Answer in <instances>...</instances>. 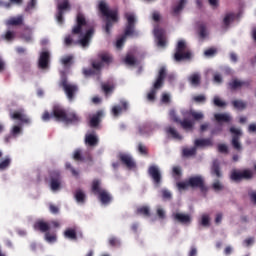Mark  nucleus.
<instances>
[{
  "mask_svg": "<svg viewBox=\"0 0 256 256\" xmlns=\"http://www.w3.org/2000/svg\"><path fill=\"white\" fill-rule=\"evenodd\" d=\"M72 34L64 39L66 47L70 45H81V47H89V43L95 35V28L89 26L85 15L78 13L76 16V24L72 28Z\"/></svg>",
  "mask_w": 256,
  "mask_h": 256,
  "instance_id": "1",
  "label": "nucleus"
},
{
  "mask_svg": "<svg viewBox=\"0 0 256 256\" xmlns=\"http://www.w3.org/2000/svg\"><path fill=\"white\" fill-rule=\"evenodd\" d=\"M56 119V121H61L65 125H77L81 121V117L75 112H67L65 108L55 105L52 108V113L49 111H44L42 114V121H51V119Z\"/></svg>",
  "mask_w": 256,
  "mask_h": 256,
  "instance_id": "2",
  "label": "nucleus"
},
{
  "mask_svg": "<svg viewBox=\"0 0 256 256\" xmlns=\"http://www.w3.org/2000/svg\"><path fill=\"white\" fill-rule=\"evenodd\" d=\"M98 9L101 15L106 17L105 32L107 35H111V28L113 25H115V23H119V11L109 9L107 2L103 0L99 2Z\"/></svg>",
  "mask_w": 256,
  "mask_h": 256,
  "instance_id": "3",
  "label": "nucleus"
},
{
  "mask_svg": "<svg viewBox=\"0 0 256 256\" xmlns=\"http://www.w3.org/2000/svg\"><path fill=\"white\" fill-rule=\"evenodd\" d=\"M91 191L94 195H97L102 205H109L113 201V196L106 189L101 187V180L94 179L92 181Z\"/></svg>",
  "mask_w": 256,
  "mask_h": 256,
  "instance_id": "4",
  "label": "nucleus"
},
{
  "mask_svg": "<svg viewBox=\"0 0 256 256\" xmlns=\"http://www.w3.org/2000/svg\"><path fill=\"white\" fill-rule=\"evenodd\" d=\"M59 87L63 89L68 101H73L75 99V95L79 93V86H77V84L70 83L65 72H61Z\"/></svg>",
  "mask_w": 256,
  "mask_h": 256,
  "instance_id": "5",
  "label": "nucleus"
},
{
  "mask_svg": "<svg viewBox=\"0 0 256 256\" xmlns=\"http://www.w3.org/2000/svg\"><path fill=\"white\" fill-rule=\"evenodd\" d=\"M125 18H126L127 24L124 30V36L116 41L117 49H121L123 47L126 37H131V35L135 34V23H137V19L135 18V15L131 13H126Z\"/></svg>",
  "mask_w": 256,
  "mask_h": 256,
  "instance_id": "6",
  "label": "nucleus"
},
{
  "mask_svg": "<svg viewBox=\"0 0 256 256\" xmlns=\"http://www.w3.org/2000/svg\"><path fill=\"white\" fill-rule=\"evenodd\" d=\"M167 77V69L165 67H161L156 81L153 84V88L151 91L147 94L148 101H155V95H157V90L161 89L163 87V83H165V78Z\"/></svg>",
  "mask_w": 256,
  "mask_h": 256,
  "instance_id": "7",
  "label": "nucleus"
},
{
  "mask_svg": "<svg viewBox=\"0 0 256 256\" xmlns=\"http://www.w3.org/2000/svg\"><path fill=\"white\" fill-rule=\"evenodd\" d=\"M189 59H191V52L187 50V44L184 40L178 41L175 48L174 61L181 63V61H189Z\"/></svg>",
  "mask_w": 256,
  "mask_h": 256,
  "instance_id": "8",
  "label": "nucleus"
},
{
  "mask_svg": "<svg viewBox=\"0 0 256 256\" xmlns=\"http://www.w3.org/2000/svg\"><path fill=\"white\" fill-rule=\"evenodd\" d=\"M170 121L177 123L184 131H193L195 129V122L184 117L183 120L179 118L175 109L169 111Z\"/></svg>",
  "mask_w": 256,
  "mask_h": 256,
  "instance_id": "9",
  "label": "nucleus"
},
{
  "mask_svg": "<svg viewBox=\"0 0 256 256\" xmlns=\"http://www.w3.org/2000/svg\"><path fill=\"white\" fill-rule=\"evenodd\" d=\"M98 59H100V61L99 60L92 61V69H94L95 71H101V69H103V63H105L106 65H109L110 63L113 62V57H111V54L107 52L99 53Z\"/></svg>",
  "mask_w": 256,
  "mask_h": 256,
  "instance_id": "10",
  "label": "nucleus"
},
{
  "mask_svg": "<svg viewBox=\"0 0 256 256\" xmlns=\"http://www.w3.org/2000/svg\"><path fill=\"white\" fill-rule=\"evenodd\" d=\"M230 133L232 134V140L231 145L235 151H238V153H241L243 151V145H241V136L243 133L240 129H237L235 127L230 128Z\"/></svg>",
  "mask_w": 256,
  "mask_h": 256,
  "instance_id": "11",
  "label": "nucleus"
},
{
  "mask_svg": "<svg viewBox=\"0 0 256 256\" xmlns=\"http://www.w3.org/2000/svg\"><path fill=\"white\" fill-rule=\"evenodd\" d=\"M230 179L232 181H235L236 183H239V181H243L245 179L246 181H249V179H253V171L251 170H233L230 175Z\"/></svg>",
  "mask_w": 256,
  "mask_h": 256,
  "instance_id": "12",
  "label": "nucleus"
},
{
  "mask_svg": "<svg viewBox=\"0 0 256 256\" xmlns=\"http://www.w3.org/2000/svg\"><path fill=\"white\" fill-rule=\"evenodd\" d=\"M188 185L192 189H200L202 193L207 192V186L205 185V180L202 176H192L188 179Z\"/></svg>",
  "mask_w": 256,
  "mask_h": 256,
  "instance_id": "13",
  "label": "nucleus"
},
{
  "mask_svg": "<svg viewBox=\"0 0 256 256\" xmlns=\"http://www.w3.org/2000/svg\"><path fill=\"white\" fill-rule=\"evenodd\" d=\"M50 187L52 191H59L61 189V172L59 170L50 172Z\"/></svg>",
  "mask_w": 256,
  "mask_h": 256,
  "instance_id": "14",
  "label": "nucleus"
},
{
  "mask_svg": "<svg viewBox=\"0 0 256 256\" xmlns=\"http://www.w3.org/2000/svg\"><path fill=\"white\" fill-rule=\"evenodd\" d=\"M148 174L152 178L154 184H156L157 186L161 185L162 176L159 167L151 165L148 168Z\"/></svg>",
  "mask_w": 256,
  "mask_h": 256,
  "instance_id": "15",
  "label": "nucleus"
},
{
  "mask_svg": "<svg viewBox=\"0 0 256 256\" xmlns=\"http://www.w3.org/2000/svg\"><path fill=\"white\" fill-rule=\"evenodd\" d=\"M129 109V102L126 100H121L118 105L112 107L111 113L113 117H119L121 113H125Z\"/></svg>",
  "mask_w": 256,
  "mask_h": 256,
  "instance_id": "16",
  "label": "nucleus"
},
{
  "mask_svg": "<svg viewBox=\"0 0 256 256\" xmlns=\"http://www.w3.org/2000/svg\"><path fill=\"white\" fill-rule=\"evenodd\" d=\"M251 86V81L246 80V81H241L239 79H233L228 83V89L231 91H237V89H241V87H250Z\"/></svg>",
  "mask_w": 256,
  "mask_h": 256,
  "instance_id": "17",
  "label": "nucleus"
},
{
  "mask_svg": "<svg viewBox=\"0 0 256 256\" xmlns=\"http://www.w3.org/2000/svg\"><path fill=\"white\" fill-rule=\"evenodd\" d=\"M50 59H51V54L49 53V51L41 52L38 60L39 69H49Z\"/></svg>",
  "mask_w": 256,
  "mask_h": 256,
  "instance_id": "18",
  "label": "nucleus"
},
{
  "mask_svg": "<svg viewBox=\"0 0 256 256\" xmlns=\"http://www.w3.org/2000/svg\"><path fill=\"white\" fill-rule=\"evenodd\" d=\"M172 218L174 221H177V223H181V225H190L191 224V215L176 212L172 214Z\"/></svg>",
  "mask_w": 256,
  "mask_h": 256,
  "instance_id": "19",
  "label": "nucleus"
},
{
  "mask_svg": "<svg viewBox=\"0 0 256 256\" xmlns=\"http://www.w3.org/2000/svg\"><path fill=\"white\" fill-rule=\"evenodd\" d=\"M35 231H40V233H49L51 231V224L43 219H39L34 223Z\"/></svg>",
  "mask_w": 256,
  "mask_h": 256,
  "instance_id": "20",
  "label": "nucleus"
},
{
  "mask_svg": "<svg viewBox=\"0 0 256 256\" xmlns=\"http://www.w3.org/2000/svg\"><path fill=\"white\" fill-rule=\"evenodd\" d=\"M181 115L184 117H192L194 121H203V119H205L203 112H197L195 110H181Z\"/></svg>",
  "mask_w": 256,
  "mask_h": 256,
  "instance_id": "21",
  "label": "nucleus"
},
{
  "mask_svg": "<svg viewBox=\"0 0 256 256\" xmlns=\"http://www.w3.org/2000/svg\"><path fill=\"white\" fill-rule=\"evenodd\" d=\"M119 161H121L122 165H125L128 169H134L135 167V161H133V158L129 154L120 153L118 155Z\"/></svg>",
  "mask_w": 256,
  "mask_h": 256,
  "instance_id": "22",
  "label": "nucleus"
},
{
  "mask_svg": "<svg viewBox=\"0 0 256 256\" xmlns=\"http://www.w3.org/2000/svg\"><path fill=\"white\" fill-rule=\"evenodd\" d=\"M210 173L212 177H216V179H221V177H223V173L221 172V163H219V160L215 159L212 161Z\"/></svg>",
  "mask_w": 256,
  "mask_h": 256,
  "instance_id": "23",
  "label": "nucleus"
},
{
  "mask_svg": "<svg viewBox=\"0 0 256 256\" xmlns=\"http://www.w3.org/2000/svg\"><path fill=\"white\" fill-rule=\"evenodd\" d=\"M154 35L158 41V47H165L167 45V41L165 40V36L163 34L162 29L155 28Z\"/></svg>",
  "mask_w": 256,
  "mask_h": 256,
  "instance_id": "24",
  "label": "nucleus"
},
{
  "mask_svg": "<svg viewBox=\"0 0 256 256\" xmlns=\"http://www.w3.org/2000/svg\"><path fill=\"white\" fill-rule=\"evenodd\" d=\"M8 27H21L23 25V15L17 17H11L6 21Z\"/></svg>",
  "mask_w": 256,
  "mask_h": 256,
  "instance_id": "25",
  "label": "nucleus"
},
{
  "mask_svg": "<svg viewBox=\"0 0 256 256\" xmlns=\"http://www.w3.org/2000/svg\"><path fill=\"white\" fill-rule=\"evenodd\" d=\"M63 235L65 239L77 241V227L66 228Z\"/></svg>",
  "mask_w": 256,
  "mask_h": 256,
  "instance_id": "26",
  "label": "nucleus"
},
{
  "mask_svg": "<svg viewBox=\"0 0 256 256\" xmlns=\"http://www.w3.org/2000/svg\"><path fill=\"white\" fill-rule=\"evenodd\" d=\"M11 119H17L21 123H25L26 125H29L31 123V119L27 117L23 112L16 111L11 115Z\"/></svg>",
  "mask_w": 256,
  "mask_h": 256,
  "instance_id": "27",
  "label": "nucleus"
},
{
  "mask_svg": "<svg viewBox=\"0 0 256 256\" xmlns=\"http://www.w3.org/2000/svg\"><path fill=\"white\" fill-rule=\"evenodd\" d=\"M188 81L192 87H199L201 85V73L194 72L188 77Z\"/></svg>",
  "mask_w": 256,
  "mask_h": 256,
  "instance_id": "28",
  "label": "nucleus"
},
{
  "mask_svg": "<svg viewBox=\"0 0 256 256\" xmlns=\"http://www.w3.org/2000/svg\"><path fill=\"white\" fill-rule=\"evenodd\" d=\"M101 117H103V110H99L90 119V127H99L101 123Z\"/></svg>",
  "mask_w": 256,
  "mask_h": 256,
  "instance_id": "29",
  "label": "nucleus"
},
{
  "mask_svg": "<svg viewBox=\"0 0 256 256\" xmlns=\"http://www.w3.org/2000/svg\"><path fill=\"white\" fill-rule=\"evenodd\" d=\"M165 132L167 133V135H170L172 139H177L178 141H181V139H183V136H181V134H179L177 129H175L172 126L166 127Z\"/></svg>",
  "mask_w": 256,
  "mask_h": 256,
  "instance_id": "30",
  "label": "nucleus"
},
{
  "mask_svg": "<svg viewBox=\"0 0 256 256\" xmlns=\"http://www.w3.org/2000/svg\"><path fill=\"white\" fill-rule=\"evenodd\" d=\"M12 5H23V0H9V2L0 0V7L3 9H11Z\"/></svg>",
  "mask_w": 256,
  "mask_h": 256,
  "instance_id": "31",
  "label": "nucleus"
},
{
  "mask_svg": "<svg viewBox=\"0 0 256 256\" xmlns=\"http://www.w3.org/2000/svg\"><path fill=\"white\" fill-rule=\"evenodd\" d=\"M194 145L195 147H213V140L210 138L196 139Z\"/></svg>",
  "mask_w": 256,
  "mask_h": 256,
  "instance_id": "32",
  "label": "nucleus"
},
{
  "mask_svg": "<svg viewBox=\"0 0 256 256\" xmlns=\"http://www.w3.org/2000/svg\"><path fill=\"white\" fill-rule=\"evenodd\" d=\"M99 143V138L95 136V134H88L85 137V144L89 147H95Z\"/></svg>",
  "mask_w": 256,
  "mask_h": 256,
  "instance_id": "33",
  "label": "nucleus"
},
{
  "mask_svg": "<svg viewBox=\"0 0 256 256\" xmlns=\"http://www.w3.org/2000/svg\"><path fill=\"white\" fill-rule=\"evenodd\" d=\"M187 3V0H180L178 5L172 7V11L171 14L175 17L177 15H179V13H181V11H183V9L185 8V4Z\"/></svg>",
  "mask_w": 256,
  "mask_h": 256,
  "instance_id": "34",
  "label": "nucleus"
},
{
  "mask_svg": "<svg viewBox=\"0 0 256 256\" xmlns=\"http://www.w3.org/2000/svg\"><path fill=\"white\" fill-rule=\"evenodd\" d=\"M74 197L77 203H85V199L87 198V196L85 195V192L81 189H77L75 191Z\"/></svg>",
  "mask_w": 256,
  "mask_h": 256,
  "instance_id": "35",
  "label": "nucleus"
},
{
  "mask_svg": "<svg viewBox=\"0 0 256 256\" xmlns=\"http://www.w3.org/2000/svg\"><path fill=\"white\" fill-rule=\"evenodd\" d=\"M214 118L218 123H229L231 121V116L228 114H215Z\"/></svg>",
  "mask_w": 256,
  "mask_h": 256,
  "instance_id": "36",
  "label": "nucleus"
},
{
  "mask_svg": "<svg viewBox=\"0 0 256 256\" xmlns=\"http://www.w3.org/2000/svg\"><path fill=\"white\" fill-rule=\"evenodd\" d=\"M137 215H143V217H151V210L148 206H141L136 210Z\"/></svg>",
  "mask_w": 256,
  "mask_h": 256,
  "instance_id": "37",
  "label": "nucleus"
},
{
  "mask_svg": "<svg viewBox=\"0 0 256 256\" xmlns=\"http://www.w3.org/2000/svg\"><path fill=\"white\" fill-rule=\"evenodd\" d=\"M17 33L13 30H7L4 35H2V39L5 41L11 42L15 40Z\"/></svg>",
  "mask_w": 256,
  "mask_h": 256,
  "instance_id": "38",
  "label": "nucleus"
},
{
  "mask_svg": "<svg viewBox=\"0 0 256 256\" xmlns=\"http://www.w3.org/2000/svg\"><path fill=\"white\" fill-rule=\"evenodd\" d=\"M232 105L234 109H238V111H243V109H247V103L243 100H233Z\"/></svg>",
  "mask_w": 256,
  "mask_h": 256,
  "instance_id": "39",
  "label": "nucleus"
},
{
  "mask_svg": "<svg viewBox=\"0 0 256 256\" xmlns=\"http://www.w3.org/2000/svg\"><path fill=\"white\" fill-rule=\"evenodd\" d=\"M182 155H183V157H193V156L197 155V148H195V147L184 148L182 150Z\"/></svg>",
  "mask_w": 256,
  "mask_h": 256,
  "instance_id": "40",
  "label": "nucleus"
},
{
  "mask_svg": "<svg viewBox=\"0 0 256 256\" xmlns=\"http://www.w3.org/2000/svg\"><path fill=\"white\" fill-rule=\"evenodd\" d=\"M232 21H235V14L234 13H228L225 15L223 19V23L226 27H229L231 25Z\"/></svg>",
  "mask_w": 256,
  "mask_h": 256,
  "instance_id": "41",
  "label": "nucleus"
},
{
  "mask_svg": "<svg viewBox=\"0 0 256 256\" xmlns=\"http://www.w3.org/2000/svg\"><path fill=\"white\" fill-rule=\"evenodd\" d=\"M124 63L133 67V65H137V59L135 56L128 54L124 59Z\"/></svg>",
  "mask_w": 256,
  "mask_h": 256,
  "instance_id": "42",
  "label": "nucleus"
},
{
  "mask_svg": "<svg viewBox=\"0 0 256 256\" xmlns=\"http://www.w3.org/2000/svg\"><path fill=\"white\" fill-rule=\"evenodd\" d=\"M199 29V37L201 39H205V37H207V26L205 24H200L198 26Z\"/></svg>",
  "mask_w": 256,
  "mask_h": 256,
  "instance_id": "43",
  "label": "nucleus"
},
{
  "mask_svg": "<svg viewBox=\"0 0 256 256\" xmlns=\"http://www.w3.org/2000/svg\"><path fill=\"white\" fill-rule=\"evenodd\" d=\"M45 239L48 243H55V241H57V234L46 232Z\"/></svg>",
  "mask_w": 256,
  "mask_h": 256,
  "instance_id": "44",
  "label": "nucleus"
},
{
  "mask_svg": "<svg viewBox=\"0 0 256 256\" xmlns=\"http://www.w3.org/2000/svg\"><path fill=\"white\" fill-rule=\"evenodd\" d=\"M11 165V158L6 157L4 160L0 162V171H5Z\"/></svg>",
  "mask_w": 256,
  "mask_h": 256,
  "instance_id": "45",
  "label": "nucleus"
},
{
  "mask_svg": "<svg viewBox=\"0 0 256 256\" xmlns=\"http://www.w3.org/2000/svg\"><path fill=\"white\" fill-rule=\"evenodd\" d=\"M217 149L218 153H222L223 155H229V147L226 144H218Z\"/></svg>",
  "mask_w": 256,
  "mask_h": 256,
  "instance_id": "46",
  "label": "nucleus"
},
{
  "mask_svg": "<svg viewBox=\"0 0 256 256\" xmlns=\"http://www.w3.org/2000/svg\"><path fill=\"white\" fill-rule=\"evenodd\" d=\"M213 103L216 107H227V103L225 101L221 100V98H219V96L214 97Z\"/></svg>",
  "mask_w": 256,
  "mask_h": 256,
  "instance_id": "47",
  "label": "nucleus"
},
{
  "mask_svg": "<svg viewBox=\"0 0 256 256\" xmlns=\"http://www.w3.org/2000/svg\"><path fill=\"white\" fill-rule=\"evenodd\" d=\"M61 63H62V65H64V67H69V65H71L73 63V56L69 55V56L62 58Z\"/></svg>",
  "mask_w": 256,
  "mask_h": 256,
  "instance_id": "48",
  "label": "nucleus"
},
{
  "mask_svg": "<svg viewBox=\"0 0 256 256\" xmlns=\"http://www.w3.org/2000/svg\"><path fill=\"white\" fill-rule=\"evenodd\" d=\"M176 185H177L179 191H185L186 189H189V187H191L189 185V180H186L184 182H178Z\"/></svg>",
  "mask_w": 256,
  "mask_h": 256,
  "instance_id": "49",
  "label": "nucleus"
},
{
  "mask_svg": "<svg viewBox=\"0 0 256 256\" xmlns=\"http://www.w3.org/2000/svg\"><path fill=\"white\" fill-rule=\"evenodd\" d=\"M115 86L109 84L102 85V91H104L105 95H109V93H113Z\"/></svg>",
  "mask_w": 256,
  "mask_h": 256,
  "instance_id": "50",
  "label": "nucleus"
},
{
  "mask_svg": "<svg viewBox=\"0 0 256 256\" xmlns=\"http://www.w3.org/2000/svg\"><path fill=\"white\" fill-rule=\"evenodd\" d=\"M21 131H23V129L21 128V126H13L12 130H11V135L13 137H17V135H21Z\"/></svg>",
  "mask_w": 256,
  "mask_h": 256,
  "instance_id": "51",
  "label": "nucleus"
},
{
  "mask_svg": "<svg viewBox=\"0 0 256 256\" xmlns=\"http://www.w3.org/2000/svg\"><path fill=\"white\" fill-rule=\"evenodd\" d=\"M66 9H69V0H64L58 5V11H65Z\"/></svg>",
  "mask_w": 256,
  "mask_h": 256,
  "instance_id": "52",
  "label": "nucleus"
},
{
  "mask_svg": "<svg viewBox=\"0 0 256 256\" xmlns=\"http://www.w3.org/2000/svg\"><path fill=\"white\" fill-rule=\"evenodd\" d=\"M138 152L141 155H149V152L147 151V146L143 145V143L138 144Z\"/></svg>",
  "mask_w": 256,
  "mask_h": 256,
  "instance_id": "53",
  "label": "nucleus"
},
{
  "mask_svg": "<svg viewBox=\"0 0 256 256\" xmlns=\"http://www.w3.org/2000/svg\"><path fill=\"white\" fill-rule=\"evenodd\" d=\"M200 225H202V227H209L210 221H209V216L208 215H202Z\"/></svg>",
  "mask_w": 256,
  "mask_h": 256,
  "instance_id": "54",
  "label": "nucleus"
},
{
  "mask_svg": "<svg viewBox=\"0 0 256 256\" xmlns=\"http://www.w3.org/2000/svg\"><path fill=\"white\" fill-rule=\"evenodd\" d=\"M65 167H66V169H69L71 171V173L74 177H79V172L77 170H75V168H73V166H71V163L67 162L65 164Z\"/></svg>",
  "mask_w": 256,
  "mask_h": 256,
  "instance_id": "55",
  "label": "nucleus"
},
{
  "mask_svg": "<svg viewBox=\"0 0 256 256\" xmlns=\"http://www.w3.org/2000/svg\"><path fill=\"white\" fill-rule=\"evenodd\" d=\"M73 159L74 161H83V156L81 155V149H77L74 151Z\"/></svg>",
  "mask_w": 256,
  "mask_h": 256,
  "instance_id": "56",
  "label": "nucleus"
},
{
  "mask_svg": "<svg viewBox=\"0 0 256 256\" xmlns=\"http://www.w3.org/2000/svg\"><path fill=\"white\" fill-rule=\"evenodd\" d=\"M193 101H195V103H205V101H207V98L205 97V95L201 94L198 96H194Z\"/></svg>",
  "mask_w": 256,
  "mask_h": 256,
  "instance_id": "57",
  "label": "nucleus"
},
{
  "mask_svg": "<svg viewBox=\"0 0 256 256\" xmlns=\"http://www.w3.org/2000/svg\"><path fill=\"white\" fill-rule=\"evenodd\" d=\"M212 187H213L214 191H223V184H221V182H219V180L215 181L212 184Z\"/></svg>",
  "mask_w": 256,
  "mask_h": 256,
  "instance_id": "58",
  "label": "nucleus"
},
{
  "mask_svg": "<svg viewBox=\"0 0 256 256\" xmlns=\"http://www.w3.org/2000/svg\"><path fill=\"white\" fill-rule=\"evenodd\" d=\"M215 53H217V49H215V48H209L208 50H206V51L204 52V55H205L206 57H213V55H215Z\"/></svg>",
  "mask_w": 256,
  "mask_h": 256,
  "instance_id": "59",
  "label": "nucleus"
},
{
  "mask_svg": "<svg viewBox=\"0 0 256 256\" xmlns=\"http://www.w3.org/2000/svg\"><path fill=\"white\" fill-rule=\"evenodd\" d=\"M49 211L50 213H52L53 215H57V213H59V207H57L54 204H50L49 205Z\"/></svg>",
  "mask_w": 256,
  "mask_h": 256,
  "instance_id": "60",
  "label": "nucleus"
},
{
  "mask_svg": "<svg viewBox=\"0 0 256 256\" xmlns=\"http://www.w3.org/2000/svg\"><path fill=\"white\" fill-rule=\"evenodd\" d=\"M172 173L174 177H181V168L179 166L173 167Z\"/></svg>",
  "mask_w": 256,
  "mask_h": 256,
  "instance_id": "61",
  "label": "nucleus"
},
{
  "mask_svg": "<svg viewBox=\"0 0 256 256\" xmlns=\"http://www.w3.org/2000/svg\"><path fill=\"white\" fill-rule=\"evenodd\" d=\"M250 201L256 204V191L249 193Z\"/></svg>",
  "mask_w": 256,
  "mask_h": 256,
  "instance_id": "62",
  "label": "nucleus"
},
{
  "mask_svg": "<svg viewBox=\"0 0 256 256\" xmlns=\"http://www.w3.org/2000/svg\"><path fill=\"white\" fill-rule=\"evenodd\" d=\"M188 256H197V248L191 247Z\"/></svg>",
  "mask_w": 256,
  "mask_h": 256,
  "instance_id": "63",
  "label": "nucleus"
},
{
  "mask_svg": "<svg viewBox=\"0 0 256 256\" xmlns=\"http://www.w3.org/2000/svg\"><path fill=\"white\" fill-rule=\"evenodd\" d=\"M249 133H256V124L252 123L248 126Z\"/></svg>",
  "mask_w": 256,
  "mask_h": 256,
  "instance_id": "64",
  "label": "nucleus"
}]
</instances>
